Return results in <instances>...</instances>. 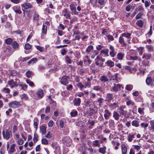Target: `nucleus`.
I'll use <instances>...</instances> for the list:
<instances>
[{
	"label": "nucleus",
	"instance_id": "0e129e2a",
	"mask_svg": "<svg viewBox=\"0 0 154 154\" xmlns=\"http://www.w3.org/2000/svg\"><path fill=\"white\" fill-rule=\"evenodd\" d=\"M31 48V45L29 44H26L25 45V48L26 50H29Z\"/></svg>",
	"mask_w": 154,
	"mask_h": 154
},
{
	"label": "nucleus",
	"instance_id": "338daca9",
	"mask_svg": "<svg viewBox=\"0 0 154 154\" xmlns=\"http://www.w3.org/2000/svg\"><path fill=\"white\" fill-rule=\"evenodd\" d=\"M98 3L100 5H102L105 4V2L104 0H98Z\"/></svg>",
	"mask_w": 154,
	"mask_h": 154
},
{
	"label": "nucleus",
	"instance_id": "5fc2aeb1",
	"mask_svg": "<svg viewBox=\"0 0 154 154\" xmlns=\"http://www.w3.org/2000/svg\"><path fill=\"white\" fill-rule=\"evenodd\" d=\"M37 61V59L36 58H33L31 60H29L28 62V63L29 64L31 63L32 62H33V63L34 62H36Z\"/></svg>",
	"mask_w": 154,
	"mask_h": 154
},
{
	"label": "nucleus",
	"instance_id": "f3484780",
	"mask_svg": "<svg viewBox=\"0 0 154 154\" xmlns=\"http://www.w3.org/2000/svg\"><path fill=\"white\" fill-rule=\"evenodd\" d=\"M113 99V95L112 94L108 93L106 94L105 101H110Z\"/></svg>",
	"mask_w": 154,
	"mask_h": 154
},
{
	"label": "nucleus",
	"instance_id": "cd10ccee",
	"mask_svg": "<svg viewBox=\"0 0 154 154\" xmlns=\"http://www.w3.org/2000/svg\"><path fill=\"white\" fill-rule=\"evenodd\" d=\"M120 115L117 112H114L113 115V117L116 120H119Z\"/></svg>",
	"mask_w": 154,
	"mask_h": 154
},
{
	"label": "nucleus",
	"instance_id": "49530a36",
	"mask_svg": "<svg viewBox=\"0 0 154 154\" xmlns=\"http://www.w3.org/2000/svg\"><path fill=\"white\" fill-rule=\"evenodd\" d=\"M93 47L91 45L88 46L86 50V51L88 53L90 52L93 49Z\"/></svg>",
	"mask_w": 154,
	"mask_h": 154
},
{
	"label": "nucleus",
	"instance_id": "09e8293b",
	"mask_svg": "<svg viewBox=\"0 0 154 154\" xmlns=\"http://www.w3.org/2000/svg\"><path fill=\"white\" fill-rule=\"evenodd\" d=\"M2 91L5 93L9 94L10 92V90L8 88H5L3 89Z\"/></svg>",
	"mask_w": 154,
	"mask_h": 154
},
{
	"label": "nucleus",
	"instance_id": "f257e3e1",
	"mask_svg": "<svg viewBox=\"0 0 154 154\" xmlns=\"http://www.w3.org/2000/svg\"><path fill=\"white\" fill-rule=\"evenodd\" d=\"M9 107L15 109L19 107L20 106V104L19 102L16 101H14L10 102L8 104Z\"/></svg>",
	"mask_w": 154,
	"mask_h": 154
},
{
	"label": "nucleus",
	"instance_id": "603ef678",
	"mask_svg": "<svg viewBox=\"0 0 154 154\" xmlns=\"http://www.w3.org/2000/svg\"><path fill=\"white\" fill-rule=\"evenodd\" d=\"M91 104V103L89 101H87L85 102V106L87 107H90Z\"/></svg>",
	"mask_w": 154,
	"mask_h": 154
},
{
	"label": "nucleus",
	"instance_id": "f704fd0d",
	"mask_svg": "<svg viewBox=\"0 0 154 154\" xmlns=\"http://www.w3.org/2000/svg\"><path fill=\"white\" fill-rule=\"evenodd\" d=\"M152 82V79L150 77L147 78L146 80V82L148 85H149Z\"/></svg>",
	"mask_w": 154,
	"mask_h": 154
},
{
	"label": "nucleus",
	"instance_id": "a19ab883",
	"mask_svg": "<svg viewBox=\"0 0 154 154\" xmlns=\"http://www.w3.org/2000/svg\"><path fill=\"white\" fill-rule=\"evenodd\" d=\"M147 50L148 51H152L153 50V48L152 45H146Z\"/></svg>",
	"mask_w": 154,
	"mask_h": 154
},
{
	"label": "nucleus",
	"instance_id": "393cba45",
	"mask_svg": "<svg viewBox=\"0 0 154 154\" xmlns=\"http://www.w3.org/2000/svg\"><path fill=\"white\" fill-rule=\"evenodd\" d=\"M105 63L108 66L110 67H112L114 65V63L110 60H108L106 62H105Z\"/></svg>",
	"mask_w": 154,
	"mask_h": 154
},
{
	"label": "nucleus",
	"instance_id": "8fccbe9b",
	"mask_svg": "<svg viewBox=\"0 0 154 154\" xmlns=\"http://www.w3.org/2000/svg\"><path fill=\"white\" fill-rule=\"evenodd\" d=\"M39 16L38 14L36 13L34 14L33 16V19L34 20H37L39 19Z\"/></svg>",
	"mask_w": 154,
	"mask_h": 154
},
{
	"label": "nucleus",
	"instance_id": "c03bdc74",
	"mask_svg": "<svg viewBox=\"0 0 154 154\" xmlns=\"http://www.w3.org/2000/svg\"><path fill=\"white\" fill-rule=\"evenodd\" d=\"M118 111L120 114L123 115L125 114L124 111L122 108L120 107L118 109Z\"/></svg>",
	"mask_w": 154,
	"mask_h": 154
},
{
	"label": "nucleus",
	"instance_id": "7c9ffc66",
	"mask_svg": "<svg viewBox=\"0 0 154 154\" xmlns=\"http://www.w3.org/2000/svg\"><path fill=\"white\" fill-rule=\"evenodd\" d=\"M13 41V40L11 38H8L5 40V42L8 45L11 44Z\"/></svg>",
	"mask_w": 154,
	"mask_h": 154
},
{
	"label": "nucleus",
	"instance_id": "1a4fd4ad",
	"mask_svg": "<svg viewBox=\"0 0 154 154\" xmlns=\"http://www.w3.org/2000/svg\"><path fill=\"white\" fill-rule=\"evenodd\" d=\"M121 87V85L119 84H114L112 87L113 90L115 92L118 91L120 90Z\"/></svg>",
	"mask_w": 154,
	"mask_h": 154
},
{
	"label": "nucleus",
	"instance_id": "4be33fe9",
	"mask_svg": "<svg viewBox=\"0 0 154 154\" xmlns=\"http://www.w3.org/2000/svg\"><path fill=\"white\" fill-rule=\"evenodd\" d=\"M126 105L128 106H129L130 105L132 106H134V102L130 100L127 99V100L126 101Z\"/></svg>",
	"mask_w": 154,
	"mask_h": 154
},
{
	"label": "nucleus",
	"instance_id": "20e7f679",
	"mask_svg": "<svg viewBox=\"0 0 154 154\" xmlns=\"http://www.w3.org/2000/svg\"><path fill=\"white\" fill-rule=\"evenodd\" d=\"M2 134L4 137L8 140L11 135V132L8 130H6L5 131H3Z\"/></svg>",
	"mask_w": 154,
	"mask_h": 154
},
{
	"label": "nucleus",
	"instance_id": "79ce46f5",
	"mask_svg": "<svg viewBox=\"0 0 154 154\" xmlns=\"http://www.w3.org/2000/svg\"><path fill=\"white\" fill-rule=\"evenodd\" d=\"M124 56L123 54L118 53L117 54V57L120 60H122L123 59V57Z\"/></svg>",
	"mask_w": 154,
	"mask_h": 154
},
{
	"label": "nucleus",
	"instance_id": "a878e982",
	"mask_svg": "<svg viewBox=\"0 0 154 154\" xmlns=\"http://www.w3.org/2000/svg\"><path fill=\"white\" fill-rule=\"evenodd\" d=\"M137 50L139 54L140 55H142L143 53V51L144 49L143 47H140L137 48Z\"/></svg>",
	"mask_w": 154,
	"mask_h": 154
},
{
	"label": "nucleus",
	"instance_id": "774afa93",
	"mask_svg": "<svg viewBox=\"0 0 154 154\" xmlns=\"http://www.w3.org/2000/svg\"><path fill=\"white\" fill-rule=\"evenodd\" d=\"M150 124L151 127L154 129V120H151L150 121Z\"/></svg>",
	"mask_w": 154,
	"mask_h": 154
},
{
	"label": "nucleus",
	"instance_id": "ea45409f",
	"mask_svg": "<svg viewBox=\"0 0 154 154\" xmlns=\"http://www.w3.org/2000/svg\"><path fill=\"white\" fill-rule=\"evenodd\" d=\"M26 82L29 84V86L31 87H33L34 85V84L33 82L29 79H26Z\"/></svg>",
	"mask_w": 154,
	"mask_h": 154
},
{
	"label": "nucleus",
	"instance_id": "052dcab7",
	"mask_svg": "<svg viewBox=\"0 0 154 154\" xmlns=\"http://www.w3.org/2000/svg\"><path fill=\"white\" fill-rule=\"evenodd\" d=\"M32 72L30 71L29 70L26 73V76L28 78H30V75L31 74Z\"/></svg>",
	"mask_w": 154,
	"mask_h": 154
},
{
	"label": "nucleus",
	"instance_id": "69168bd1",
	"mask_svg": "<svg viewBox=\"0 0 154 154\" xmlns=\"http://www.w3.org/2000/svg\"><path fill=\"white\" fill-rule=\"evenodd\" d=\"M103 99L100 98L98 100V102L99 103V105L100 107H101L102 105V103L103 100Z\"/></svg>",
	"mask_w": 154,
	"mask_h": 154
},
{
	"label": "nucleus",
	"instance_id": "bf43d9fd",
	"mask_svg": "<svg viewBox=\"0 0 154 154\" xmlns=\"http://www.w3.org/2000/svg\"><path fill=\"white\" fill-rule=\"evenodd\" d=\"M106 37L108 38L109 41H112L114 40V38L112 35H106Z\"/></svg>",
	"mask_w": 154,
	"mask_h": 154
},
{
	"label": "nucleus",
	"instance_id": "39448f33",
	"mask_svg": "<svg viewBox=\"0 0 154 154\" xmlns=\"http://www.w3.org/2000/svg\"><path fill=\"white\" fill-rule=\"evenodd\" d=\"M62 15L65 17L66 19H70V14L68 12V9H65L62 11Z\"/></svg>",
	"mask_w": 154,
	"mask_h": 154
},
{
	"label": "nucleus",
	"instance_id": "864d4df0",
	"mask_svg": "<svg viewBox=\"0 0 154 154\" xmlns=\"http://www.w3.org/2000/svg\"><path fill=\"white\" fill-rule=\"evenodd\" d=\"M19 86L21 87L22 89L23 90H25L26 88L27 87V86L25 84H20L19 85Z\"/></svg>",
	"mask_w": 154,
	"mask_h": 154
},
{
	"label": "nucleus",
	"instance_id": "6ab92c4d",
	"mask_svg": "<svg viewBox=\"0 0 154 154\" xmlns=\"http://www.w3.org/2000/svg\"><path fill=\"white\" fill-rule=\"evenodd\" d=\"M131 34L130 33H124L122 34V36L124 37V38H127V40L128 41H129V40L131 38Z\"/></svg>",
	"mask_w": 154,
	"mask_h": 154
},
{
	"label": "nucleus",
	"instance_id": "58836bf2",
	"mask_svg": "<svg viewBox=\"0 0 154 154\" xmlns=\"http://www.w3.org/2000/svg\"><path fill=\"white\" fill-rule=\"evenodd\" d=\"M41 141L42 143L45 145H47L48 143V141L45 138H42Z\"/></svg>",
	"mask_w": 154,
	"mask_h": 154
},
{
	"label": "nucleus",
	"instance_id": "dca6fc26",
	"mask_svg": "<svg viewBox=\"0 0 154 154\" xmlns=\"http://www.w3.org/2000/svg\"><path fill=\"white\" fill-rule=\"evenodd\" d=\"M122 154H126L127 152V148L124 144H122L121 146Z\"/></svg>",
	"mask_w": 154,
	"mask_h": 154
},
{
	"label": "nucleus",
	"instance_id": "c756f323",
	"mask_svg": "<svg viewBox=\"0 0 154 154\" xmlns=\"http://www.w3.org/2000/svg\"><path fill=\"white\" fill-rule=\"evenodd\" d=\"M70 114L72 117L76 116L78 114V112L76 110H72L70 113Z\"/></svg>",
	"mask_w": 154,
	"mask_h": 154
},
{
	"label": "nucleus",
	"instance_id": "aec40b11",
	"mask_svg": "<svg viewBox=\"0 0 154 154\" xmlns=\"http://www.w3.org/2000/svg\"><path fill=\"white\" fill-rule=\"evenodd\" d=\"M70 10L74 14H77V12L76 11V8L72 5H70L69 6Z\"/></svg>",
	"mask_w": 154,
	"mask_h": 154
},
{
	"label": "nucleus",
	"instance_id": "473e14b6",
	"mask_svg": "<svg viewBox=\"0 0 154 154\" xmlns=\"http://www.w3.org/2000/svg\"><path fill=\"white\" fill-rule=\"evenodd\" d=\"M93 89L96 91H103V89L101 87L99 86H96L93 87Z\"/></svg>",
	"mask_w": 154,
	"mask_h": 154
},
{
	"label": "nucleus",
	"instance_id": "e2e57ef3",
	"mask_svg": "<svg viewBox=\"0 0 154 154\" xmlns=\"http://www.w3.org/2000/svg\"><path fill=\"white\" fill-rule=\"evenodd\" d=\"M53 125L54 122L52 120H50L48 123V125L49 127H52Z\"/></svg>",
	"mask_w": 154,
	"mask_h": 154
},
{
	"label": "nucleus",
	"instance_id": "6e6552de",
	"mask_svg": "<svg viewBox=\"0 0 154 154\" xmlns=\"http://www.w3.org/2000/svg\"><path fill=\"white\" fill-rule=\"evenodd\" d=\"M74 105L76 106H79L81 103V99L79 98H75L73 100Z\"/></svg>",
	"mask_w": 154,
	"mask_h": 154
},
{
	"label": "nucleus",
	"instance_id": "5701e85b",
	"mask_svg": "<svg viewBox=\"0 0 154 154\" xmlns=\"http://www.w3.org/2000/svg\"><path fill=\"white\" fill-rule=\"evenodd\" d=\"M93 146L94 147H99L100 146V144L99 141L98 140H96L93 142Z\"/></svg>",
	"mask_w": 154,
	"mask_h": 154
},
{
	"label": "nucleus",
	"instance_id": "6e6d98bb",
	"mask_svg": "<svg viewBox=\"0 0 154 154\" xmlns=\"http://www.w3.org/2000/svg\"><path fill=\"white\" fill-rule=\"evenodd\" d=\"M68 92L67 91H64L61 92V95L62 96L65 97L67 96L68 94Z\"/></svg>",
	"mask_w": 154,
	"mask_h": 154
},
{
	"label": "nucleus",
	"instance_id": "bb28decb",
	"mask_svg": "<svg viewBox=\"0 0 154 154\" xmlns=\"http://www.w3.org/2000/svg\"><path fill=\"white\" fill-rule=\"evenodd\" d=\"M122 36L120 37L119 39V42L121 43L123 45H126V44L125 42V38H123Z\"/></svg>",
	"mask_w": 154,
	"mask_h": 154
},
{
	"label": "nucleus",
	"instance_id": "4d7b16f0",
	"mask_svg": "<svg viewBox=\"0 0 154 154\" xmlns=\"http://www.w3.org/2000/svg\"><path fill=\"white\" fill-rule=\"evenodd\" d=\"M36 47L37 49L40 51L43 52L44 51V49L42 47L39 46H36Z\"/></svg>",
	"mask_w": 154,
	"mask_h": 154
},
{
	"label": "nucleus",
	"instance_id": "b1692460",
	"mask_svg": "<svg viewBox=\"0 0 154 154\" xmlns=\"http://www.w3.org/2000/svg\"><path fill=\"white\" fill-rule=\"evenodd\" d=\"M40 131L42 134H44L46 133V128L45 126L42 125L40 127Z\"/></svg>",
	"mask_w": 154,
	"mask_h": 154
},
{
	"label": "nucleus",
	"instance_id": "4468645a",
	"mask_svg": "<svg viewBox=\"0 0 154 154\" xmlns=\"http://www.w3.org/2000/svg\"><path fill=\"white\" fill-rule=\"evenodd\" d=\"M100 80L103 83L107 82L109 81L108 77L104 75L101 76L100 79Z\"/></svg>",
	"mask_w": 154,
	"mask_h": 154
},
{
	"label": "nucleus",
	"instance_id": "4c0bfd02",
	"mask_svg": "<svg viewBox=\"0 0 154 154\" xmlns=\"http://www.w3.org/2000/svg\"><path fill=\"white\" fill-rule=\"evenodd\" d=\"M133 88V86L131 85H128L125 87V89L128 91H130Z\"/></svg>",
	"mask_w": 154,
	"mask_h": 154
},
{
	"label": "nucleus",
	"instance_id": "c85d7f7f",
	"mask_svg": "<svg viewBox=\"0 0 154 154\" xmlns=\"http://www.w3.org/2000/svg\"><path fill=\"white\" fill-rule=\"evenodd\" d=\"M47 32V27L46 25H43L42 29V33L46 34Z\"/></svg>",
	"mask_w": 154,
	"mask_h": 154
},
{
	"label": "nucleus",
	"instance_id": "423d86ee",
	"mask_svg": "<svg viewBox=\"0 0 154 154\" xmlns=\"http://www.w3.org/2000/svg\"><path fill=\"white\" fill-rule=\"evenodd\" d=\"M16 145V144L15 143H13L11 145L10 149L8 150V153L9 154H11L16 151L15 149Z\"/></svg>",
	"mask_w": 154,
	"mask_h": 154
},
{
	"label": "nucleus",
	"instance_id": "f03ea898",
	"mask_svg": "<svg viewBox=\"0 0 154 154\" xmlns=\"http://www.w3.org/2000/svg\"><path fill=\"white\" fill-rule=\"evenodd\" d=\"M62 141L63 143L69 146L72 140L69 137L66 136L63 138Z\"/></svg>",
	"mask_w": 154,
	"mask_h": 154
},
{
	"label": "nucleus",
	"instance_id": "2f4dec72",
	"mask_svg": "<svg viewBox=\"0 0 154 154\" xmlns=\"http://www.w3.org/2000/svg\"><path fill=\"white\" fill-rule=\"evenodd\" d=\"M109 50L107 49H105L104 50H102L100 52V54L101 55H103L102 54H108Z\"/></svg>",
	"mask_w": 154,
	"mask_h": 154
},
{
	"label": "nucleus",
	"instance_id": "37998d69",
	"mask_svg": "<svg viewBox=\"0 0 154 154\" xmlns=\"http://www.w3.org/2000/svg\"><path fill=\"white\" fill-rule=\"evenodd\" d=\"M134 135L129 134L128 137V139L129 142H131L133 138H134Z\"/></svg>",
	"mask_w": 154,
	"mask_h": 154
},
{
	"label": "nucleus",
	"instance_id": "de8ad7c7",
	"mask_svg": "<svg viewBox=\"0 0 154 154\" xmlns=\"http://www.w3.org/2000/svg\"><path fill=\"white\" fill-rule=\"evenodd\" d=\"M17 143L19 145H22L24 141L22 139L20 138L17 141Z\"/></svg>",
	"mask_w": 154,
	"mask_h": 154
},
{
	"label": "nucleus",
	"instance_id": "680f3d73",
	"mask_svg": "<svg viewBox=\"0 0 154 154\" xmlns=\"http://www.w3.org/2000/svg\"><path fill=\"white\" fill-rule=\"evenodd\" d=\"M77 85L78 87L80 88L81 89H82L83 88H85L84 85H83L81 83H78Z\"/></svg>",
	"mask_w": 154,
	"mask_h": 154
},
{
	"label": "nucleus",
	"instance_id": "2eb2a0df",
	"mask_svg": "<svg viewBox=\"0 0 154 154\" xmlns=\"http://www.w3.org/2000/svg\"><path fill=\"white\" fill-rule=\"evenodd\" d=\"M142 58H145L147 60H150L151 58V55L150 54L145 53L143 55Z\"/></svg>",
	"mask_w": 154,
	"mask_h": 154
},
{
	"label": "nucleus",
	"instance_id": "ddd939ff",
	"mask_svg": "<svg viewBox=\"0 0 154 154\" xmlns=\"http://www.w3.org/2000/svg\"><path fill=\"white\" fill-rule=\"evenodd\" d=\"M12 9L16 13L20 14L22 13V12L20 9V8L18 6H14L12 8Z\"/></svg>",
	"mask_w": 154,
	"mask_h": 154
},
{
	"label": "nucleus",
	"instance_id": "c9c22d12",
	"mask_svg": "<svg viewBox=\"0 0 154 154\" xmlns=\"http://www.w3.org/2000/svg\"><path fill=\"white\" fill-rule=\"evenodd\" d=\"M12 46L14 48H18L19 46V44L17 42L15 41L13 43Z\"/></svg>",
	"mask_w": 154,
	"mask_h": 154
},
{
	"label": "nucleus",
	"instance_id": "0eeeda50",
	"mask_svg": "<svg viewBox=\"0 0 154 154\" xmlns=\"http://www.w3.org/2000/svg\"><path fill=\"white\" fill-rule=\"evenodd\" d=\"M68 77L66 76H63L62 77V78L60 81L61 83L63 85H66L68 83L67 79Z\"/></svg>",
	"mask_w": 154,
	"mask_h": 154
},
{
	"label": "nucleus",
	"instance_id": "f8f14e48",
	"mask_svg": "<svg viewBox=\"0 0 154 154\" xmlns=\"http://www.w3.org/2000/svg\"><path fill=\"white\" fill-rule=\"evenodd\" d=\"M36 94L39 98H42L44 95L43 90L41 89H38L37 91Z\"/></svg>",
	"mask_w": 154,
	"mask_h": 154
},
{
	"label": "nucleus",
	"instance_id": "9d476101",
	"mask_svg": "<svg viewBox=\"0 0 154 154\" xmlns=\"http://www.w3.org/2000/svg\"><path fill=\"white\" fill-rule=\"evenodd\" d=\"M8 84L11 88L17 86V84L16 82L14 81L13 80L8 81Z\"/></svg>",
	"mask_w": 154,
	"mask_h": 154
},
{
	"label": "nucleus",
	"instance_id": "a211bd4d",
	"mask_svg": "<svg viewBox=\"0 0 154 154\" xmlns=\"http://www.w3.org/2000/svg\"><path fill=\"white\" fill-rule=\"evenodd\" d=\"M106 147L105 146L100 147L98 149L99 152L102 154H105L106 152Z\"/></svg>",
	"mask_w": 154,
	"mask_h": 154
},
{
	"label": "nucleus",
	"instance_id": "7ed1b4c3",
	"mask_svg": "<svg viewBox=\"0 0 154 154\" xmlns=\"http://www.w3.org/2000/svg\"><path fill=\"white\" fill-rule=\"evenodd\" d=\"M21 6L22 7L23 9L24 8L25 10L28 9L32 8L33 7V5L32 4L27 2L21 4Z\"/></svg>",
	"mask_w": 154,
	"mask_h": 154
},
{
	"label": "nucleus",
	"instance_id": "9b49d317",
	"mask_svg": "<svg viewBox=\"0 0 154 154\" xmlns=\"http://www.w3.org/2000/svg\"><path fill=\"white\" fill-rule=\"evenodd\" d=\"M111 115V113L109 110L107 109L105 110L104 116L105 119H109Z\"/></svg>",
	"mask_w": 154,
	"mask_h": 154
},
{
	"label": "nucleus",
	"instance_id": "13d9d810",
	"mask_svg": "<svg viewBox=\"0 0 154 154\" xmlns=\"http://www.w3.org/2000/svg\"><path fill=\"white\" fill-rule=\"evenodd\" d=\"M143 15V13L142 12H139L136 16V19H138L141 18V16Z\"/></svg>",
	"mask_w": 154,
	"mask_h": 154
},
{
	"label": "nucleus",
	"instance_id": "e433bc0d",
	"mask_svg": "<svg viewBox=\"0 0 154 154\" xmlns=\"http://www.w3.org/2000/svg\"><path fill=\"white\" fill-rule=\"evenodd\" d=\"M136 23L140 27H142L143 26V22L142 20H138L137 21Z\"/></svg>",
	"mask_w": 154,
	"mask_h": 154
},
{
	"label": "nucleus",
	"instance_id": "3c124183",
	"mask_svg": "<svg viewBox=\"0 0 154 154\" xmlns=\"http://www.w3.org/2000/svg\"><path fill=\"white\" fill-rule=\"evenodd\" d=\"M118 73L115 74L113 76H112V80H115L116 81L118 82Z\"/></svg>",
	"mask_w": 154,
	"mask_h": 154
},
{
	"label": "nucleus",
	"instance_id": "412c9836",
	"mask_svg": "<svg viewBox=\"0 0 154 154\" xmlns=\"http://www.w3.org/2000/svg\"><path fill=\"white\" fill-rule=\"evenodd\" d=\"M130 59L132 60H138L139 61H140L141 60V58L137 56H130Z\"/></svg>",
	"mask_w": 154,
	"mask_h": 154
},
{
	"label": "nucleus",
	"instance_id": "a18cd8bd",
	"mask_svg": "<svg viewBox=\"0 0 154 154\" xmlns=\"http://www.w3.org/2000/svg\"><path fill=\"white\" fill-rule=\"evenodd\" d=\"M38 136L36 133H34V136L33 138V140L35 143L38 140Z\"/></svg>",
	"mask_w": 154,
	"mask_h": 154
},
{
	"label": "nucleus",
	"instance_id": "72a5a7b5",
	"mask_svg": "<svg viewBox=\"0 0 154 154\" xmlns=\"http://www.w3.org/2000/svg\"><path fill=\"white\" fill-rule=\"evenodd\" d=\"M132 125L136 127H138L139 126L138 122L137 120H134L132 122Z\"/></svg>",
	"mask_w": 154,
	"mask_h": 154
}]
</instances>
